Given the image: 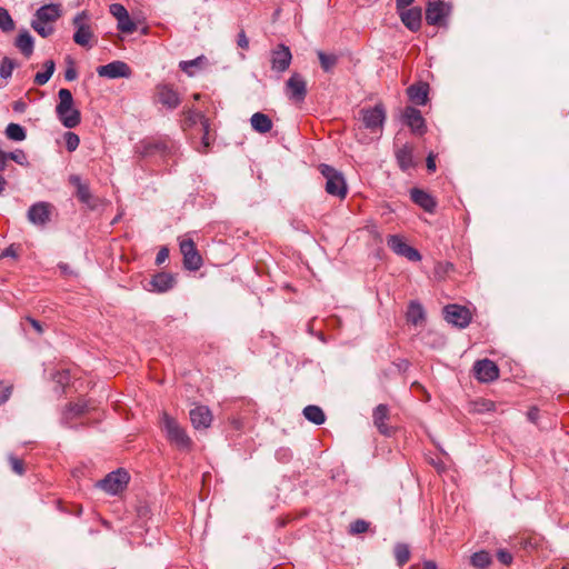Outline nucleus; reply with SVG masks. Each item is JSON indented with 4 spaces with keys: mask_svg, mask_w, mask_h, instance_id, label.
I'll return each mask as SVG.
<instances>
[{
    "mask_svg": "<svg viewBox=\"0 0 569 569\" xmlns=\"http://www.w3.org/2000/svg\"><path fill=\"white\" fill-rule=\"evenodd\" d=\"M6 136L13 141H22L26 139V130L18 123H9L6 128Z\"/></svg>",
    "mask_w": 569,
    "mask_h": 569,
    "instance_id": "72a5a7b5",
    "label": "nucleus"
},
{
    "mask_svg": "<svg viewBox=\"0 0 569 569\" xmlns=\"http://www.w3.org/2000/svg\"><path fill=\"white\" fill-rule=\"evenodd\" d=\"M319 171L326 179V192L340 199L346 198L348 187L343 174L333 167L326 163H321L319 166Z\"/></svg>",
    "mask_w": 569,
    "mask_h": 569,
    "instance_id": "7ed1b4c3",
    "label": "nucleus"
},
{
    "mask_svg": "<svg viewBox=\"0 0 569 569\" xmlns=\"http://www.w3.org/2000/svg\"><path fill=\"white\" fill-rule=\"evenodd\" d=\"M0 29L3 32H10L14 29V21L11 18L9 11L0 7Z\"/></svg>",
    "mask_w": 569,
    "mask_h": 569,
    "instance_id": "58836bf2",
    "label": "nucleus"
},
{
    "mask_svg": "<svg viewBox=\"0 0 569 569\" xmlns=\"http://www.w3.org/2000/svg\"><path fill=\"white\" fill-rule=\"evenodd\" d=\"M445 319L459 328H466L471 321V315L466 307L448 305L443 308Z\"/></svg>",
    "mask_w": 569,
    "mask_h": 569,
    "instance_id": "f8f14e48",
    "label": "nucleus"
},
{
    "mask_svg": "<svg viewBox=\"0 0 569 569\" xmlns=\"http://www.w3.org/2000/svg\"><path fill=\"white\" fill-rule=\"evenodd\" d=\"M109 11L117 20L121 19L124 14L128 13V10L121 3L110 4Z\"/></svg>",
    "mask_w": 569,
    "mask_h": 569,
    "instance_id": "a18cd8bd",
    "label": "nucleus"
},
{
    "mask_svg": "<svg viewBox=\"0 0 569 569\" xmlns=\"http://www.w3.org/2000/svg\"><path fill=\"white\" fill-rule=\"evenodd\" d=\"M12 393V386H2L0 382V405L6 403Z\"/></svg>",
    "mask_w": 569,
    "mask_h": 569,
    "instance_id": "09e8293b",
    "label": "nucleus"
},
{
    "mask_svg": "<svg viewBox=\"0 0 569 569\" xmlns=\"http://www.w3.org/2000/svg\"><path fill=\"white\" fill-rule=\"evenodd\" d=\"M527 417H528V419H529L531 422L536 423V422H537V420H538V417H539V410H538V408H536V407L531 408V409L528 411Z\"/></svg>",
    "mask_w": 569,
    "mask_h": 569,
    "instance_id": "bf43d9fd",
    "label": "nucleus"
},
{
    "mask_svg": "<svg viewBox=\"0 0 569 569\" xmlns=\"http://www.w3.org/2000/svg\"><path fill=\"white\" fill-rule=\"evenodd\" d=\"M251 127L259 133H267L272 129V121L269 116L256 112L250 118Z\"/></svg>",
    "mask_w": 569,
    "mask_h": 569,
    "instance_id": "cd10ccee",
    "label": "nucleus"
},
{
    "mask_svg": "<svg viewBox=\"0 0 569 569\" xmlns=\"http://www.w3.org/2000/svg\"><path fill=\"white\" fill-rule=\"evenodd\" d=\"M129 481V475L122 469L112 471L98 482V487L110 495L122 491Z\"/></svg>",
    "mask_w": 569,
    "mask_h": 569,
    "instance_id": "1a4fd4ad",
    "label": "nucleus"
},
{
    "mask_svg": "<svg viewBox=\"0 0 569 569\" xmlns=\"http://www.w3.org/2000/svg\"><path fill=\"white\" fill-rule=\"evenodd\" d=\"M318 58L321 64V68L325 72H330L336 64L338 63V57L336 54H328L323 51H318Z\"/></svg>",
    "mask_w": 569,
    "mask_h": 569,
    "instance_id": "f704fd0d",
    "label": "nucleus"
},
{
    "mask_svg": "<svg viewBox=\"0 0 569 569\" xmlns=\"http://www.w3.org/2000/svg\"><path fill=\"white\" fill-rule=\"evenodd\" d=\"M284 92L290 101L296 103L305 101L307 97V81L303 76L298 72H293L286 81Z\"/></svg>",
    "mask_w": 569,
    "mask_h": 569,
    "instance_id": "6e6552de",
    "label": "nucleus"
},
{
    "mask_svg": "<svg viewBox=\"0 0 569 569\" xmlns=\"http://www.w3.org/2000/svg\"><path fill=\"white\" fill-rule=\"evenodd\" d=\"M202 144H203L204 149H207L209 147V144H210L209 137L206 136V134L202 136Z\"/></svg>",
    "mask_w": 569,
    "mask_h": 569,
    "instance_id": "774afa93",
    "label": "nucleus"
},
{
    "mask_svg": "<svg viewBox=\"0 0 569 569\" xmlns=\"http://www.w3.org/2000/svg\"><path fill=\"white\" fill-rule=\"evenodd\" d=\"M180 252L183 256V267L190 271H197L202 267V258L192 239L180 240Z\"/></svg>",
    "mask_w": 569,
    "mask_h": 569,
    "instance_id": "9d476101",
    "label": "nucleus"
},
{
    "mask_svg": "<svg viewBox=\"0 0 569 569\" xmlns=\"http://www.w3.org/2000/svg\"><path fill=\"white\" fill-rule=\"evenodd\" d=\"M482 408L481 409H478L479 411L481 410H491L493 408V403L490 402V401H483L481 403Z\"/></svg>",
    "mask_w": 569,
    "mask_h": 569,
    "instance_id": "69168bd1",
    "label": "nucleus"
},
{
    "mask_svg": "<svg viewBox=\"0 0 569 569\" xmlns=\"http://www.w3.org/2000/svg\"><path fill=\"white\" fill-rule=\"evenodd\" d=\"M413 2H415V0H396V8H397V11H398V10H401V9H405V8H408V7H409V6H411Z\"/></svg>",
    "mask_w": 569,
    "mask_h": 569,
    "instance_id": "680f3d73",
    "label": "nucleus"
},
{
    "mask_svg": "<svg viewBox=\"0 0 569 569\" xmlns=\"http://www.w3.org/2000/svg\"><path fill=\"white\" fill-rule=\"evenodd\" d=\"M410 198L416 204L420 206L427 212H433L436 208V201L426 191L418 188H412L410 190Z\"/></svg>",
    "mask_w": 569,
    "mask_h": 569,
    "instance_id": "393cba45",
    "label": "nucleus"
},
{
    "mask_svg": "<svg viewBox=\"0 0 569 569\" xmlns=\"http://www.w3.org/2000/svg\"><path fill=\"white\" fill-rule=\"evenodd\" d=\"M303 416L305 418L315 423V425H322L325 423L326 421V416H325V412L323 410L318 407V406H313V405H309L307 406L305 409H303Z\"/></svg>",
    "mask_w": 569,
    "mask_h": 569,
    "instance_id": "2f4dec72",
    "label": "nucleus"
},
{
    "mask_svg": "<svg viewBox=\"0 0 569 569\" xmlns=\"http://www.w3.org/2000/svg\"><path fill=\"white\" fill-rule=\"evenodd\" d=\"M388 247L398 256H401L402 252L407 249L409 244H407L403 239L397 234L390 236L387 240Z\"/></svg>",
    "mask_w": 569,
    "mask_h": 569,
    "instance_id": "e433bc0d",
    "label": "nucleus"
},
{
    "mask_svg": "<svg viewBox=\"0 0 569 569\" xmlns=\"http://www.w3.org/2000/svg\"><path fill=\"white\" fill-rule=\"evenodd\" d=\"M473 370L477 379L481 382H491L499 377L498 366L489 359L478 360Z\"/></svg>",
    "mask_w": 569,
    "mask_h": 569,
    "instance_id": "2eb2a0df",
    "label": "nucleus"
},
{
    "mask_svg": "<svg viewBox=\"0 0 569 569\" xmlns=\"http://www.w3.org/2000/svg\"><path fill=\"white\" fill-rule=\"evenodd\" d=\"M7 161L8 154L4 151L0 150V172L6 170Z\"/></svg>",
    "mask_w": 569,
    "mask_h": 569,
    "instance_id": "e2e57ef3",
    "label": "nucleus"
},
{
    "mask_svg": "<svg viewBox=\"0 0 569 569\" xmlns=\"http://www.w3.org/2000/svg\"><path fill=\"white\" fill-rule=\"evenodd\" d=\"M117 28L123 33L130 34L137 30V24L130 18L129 12L117 20Z\"/></svg>",
    "mask_w": 569,
    "mask_h": 569,
    "instance_id": "4c0bfd02",
    "label": "nucleus"
},
{
    "mask_svg": "<svg viewBox=\"0 0 569 569\" xmlns=\"http://www.w3.org/2000/svg\"><path fill=\"white\" fill-rule=\"evenodd\" d=\"M59 103L56 113L60 122L68 129L76 128L81 121V114L73 107V97L69 89H60L58 92Z\"/></svg>",
    "mask_w": 569,
    "mask_h": 569,
    "instance_id": "f03ea898",
    "label": "nucleus"
},
{
    "mask_svg": "<svg viewBox=\"0 0 569 569\" xmlns=\"http://www.w3.org/2000/svg\"><path fill=\"white\" fill-rule=\"evenodd\" d=\"M163 430L168 440L181 450H189L192 446L190 437L186 430L169 415L162 416Z\"/></svg>",
    "mask_w": 569,
    "mask_h": 569,
    "instance_id": "20e7f679",
    "label": "nucleus"
},
{
    "mask_svg": "<svg viewBox=\"0 0 569 569\" xmlns=\"http://www.w3.org/2000/svg\"><path fill=\"white\" fill-rule=\"evenodd\" d=\"M373 425L377 427L379 432L383 436L390 437L393 433V428L387 425L389 419V408L386 405H379L373 410Z\"/></svg>",
    "mask_w": 569,
    "mask_h": 569,
    "instance_id": "6ab92c4d",
    "label": "nucleus"
},
{
    "mask_svg": "<svg viewBox=\"0 0 569 569\" xmlns=\"http://www.w3.org/2000/svg\"><path fill=\"white\" fill-rule=\"evenodd\" d=\"M401 257H406L410 261H420L421 254L419 251L410 246L402 252Z\"/></svg>",
    "mask_w": 569,
    "mask_h": 569,
    "instance_id": "49530a36",
    "label": "nucleus"
},
{
    "mask_svg": "<svg viewBox=\"0 0 569 569\" xmlns=\"http://www.w3.org/2000/svg\"><path fill=\"white\" fill-rule=\"evenodd\" d=\"M492 562L491 555L486 550H480L470 556V565L476 569H487Z\"/></svg>",
    "mask_w": 569,
    "mask_h": 569,
    "instance_id": "7c9ffc66",
    "label": "nucleus"
},
{
    "mask_svg": "<svg viewBox=\"0 0 569 569\" xmlns=\"http://www.w3.org/2000/svg\"><path fill=\"white\" fill-rule=\"evenodd\" d=\"M90 16L88 11L83 10L77 13L72 20V23L76 28V32L73 34V41L83 48L92 47V39L94 38L93 31L89 23Z\"/></svg>",
    "mask_w": 569,
    "mask_h": 569,
    "instance_id": "39448f33",
    "label": "nucleus"
},
{
    "mask_svg": "<svg viewBox=\"0 0 569 569\" xmlns=\"http://www.w3.org/2000/svg\"><path fill=\"white\" fill-rule=\"evenodd\" d=\"M190 119L192 121H199L202 127L203 134L209 136V119L202 112L191 111Z\"/></svg>",
    "mask_w": 569,
    "mask_h": 569,
    "instance_id": "37998d69",
    "label": "nucleus"
},
{
    "mask_svg": "<svg viewBox=\"0 0 569 569\" xmlns=\"http://www.w3.org/2000/svg\"><path fill=\"white\" fill-rule=\"evenodd\" d=\"M14 46L24 57L29 58L33 53L34 40L30 32L23 29L17 36Z\"/></svg>",
    "mask_w": 569,
    "mask_h": 569,
    "instance_id": "a878e982",
    "label": "nucleus"
},
{
    "mask_svg": "<svg viewBox=\"0 0 569 569\" xmlns=\"http://www.w3.org/2000/svg\"><path fill=\"white\" fill-rule=\"evenodd\" d=\"M174 277L171 273L159 272L150 280V291L162 293L173 288Z\"/></svg>",
    "mask_w": 569,
    "mask_h": 569,
    "instance_id": "4be33fe9",
    "label": "nucleus"
},
{
    "mask_svg": "<svg viewBox=\"0 0 569 569\" xmlns=\"http://www.w3.org/2000/svg\"><path fill=\"white\" fill-rule=\"evenodd\" d=\"M54 68H56L54 61L47 60L44 62V71L43 72H46L51 78L54 72Z\"/></svg>",
    "mask_w": 569,
    "mask_h": 569,
    "instance_id": "6e6d98bb",
    "label": "nucleus"
},
{
    "mask_svg": "<svg viewBox=\"0 0 569 569\" xmlns=\"http://www.w3.org/2000/svg\"><path fill=\"white\" fill-rule=\"evenodd\" d=\"M62 16L61 4L50 3L41 6L31 20V28L42 38L54 32L53 23Z\"/></svg>",
    "mask_w": 569,
    "mask_h": 569,
    "instance_id": "f257e3e1",
    "label": "nucleus"
},
{
    "mask_svg": "<svg viewBox=\"0 0 569 569\" xmlns=\"http://www.w3.org/2000/svg\"><path fill=\"white\" fill-rule=\"evenodd\" d=\"M395 558L399 566H403L410 559V550L406 543H397L395 546Z\"/></svg>",
    "mask_w": 569,
    "mask_h": 569,
    "instance_id": "c9c22d12",
    "label": "nucleus"
},
{
    "mask_svg": "<svg viewBox=\"0 0 569 569\" xmlns=\"http://www.w3.org/2000/svg\"><path fill=\"white\" fill-rule=\"evenodd\" d=\"M425 319V310L419 302L411 301L408 311H407V320L408 322L417 326L422 322Z\"/></svg>",
    "mask_w": 569,
    "mask_h": 569,
    "instance_id": "473e14b6",
    "label": "nucleus"
},
{
    "mask_svg": "<svg viewBox=\"0 0 569 569\" xmlns=\"http://www.w3.org/2000/svg\"><path fill=\"white\" fill-rule=\"evenodd\" d=\"M429 86L425 82L411 84L407 89L408 98L418 106H425L428 101Z\"/></svg>",
    "mask_w": 569,
    "mask_h": 569,
    "instance_id": "b1692460",
    "label": "nucleus"
},
{
    "mask_svg": "<svg viewBox=\"0 0 569 569\" xmlns=\"http://www.w3.org/2000/svg\"><path fill=\"white\" fill-rule=\"evenodd\" d=\"M497 558L502 565H506V566L510 565L513 559L512 555L505 549L498 550Z\"/></svg>",
    "mask_w": 569,
    "mask_h": 569,
    "instance_id": "de8ad7c7",
    "label": "nucleus"
},
{
    "mask_svg": "<svg viewBox=\"0 0 569 569\" xmlns=\"http://www.w3.org/2000/svg\"><path fill=\"white\" fill-rule=\"evenodd\" d=\"M427 169L431 172L436 171V158L432 153L427 157Z\"/></svg>",
    "mask_w": 569,
    "mask_h": 569,
    "instance_id": "052dcab7",
    "label": "nucleus"
},
{
    "mask_svg": "<svg viewBox=\"0 0 569 569\" xmlns=\"http://www.w3.org/2000/svg\"><path fill=\"white\" fill-rule=\"evenodd\" d=\"M206 62V57L199 56L192 60L180 61L179 68L188 76L193 77L196 74V70L202 69Z\"/></svg>",
    "mask_w": 569,
    "mask_h": 569,
    "instance_id": "c756f323",
    "label": "nucleus"
},
{
    "mask_svg": "<svg viewBox=\"0 0 569 569\" xmlns=\"http://www.w3.org/2000/svg\"><path fill=\"white\" fill-rule=\"evenodd\" d=\"M401 22L412 32L421 28L422 11L419 7L405 8L398 10Z\"/></svg>",
    "mask_w": 569,
    "mask_h": 569,
    "instance_id": "dca6fc26",
    "label": "nucleus"
},
{
    "mask_svg": "<svg viewBox=\"0 0 569 569\" xmlns=\"http://www.w3.org/2000/svg\"><path fill=\"white\" fill-rule=\"evenodd\" d=\"M7 154H8V159H11L19 164H22L23 161L26 160V154L23 153V151H20V150L16 151V152H10Z\"/></svg>",
    "mask_w": 569,
    "mask_h": 569,
    "instance_id": "8fccbe9b",
    "label": "nucleus"
},
{
    "mask_svg": "<svg viewBox=\"0 0 569 569\" xmlns=\"http://www.w3.org/2000/svg\"><path fill=\"white\" fill-rule=\"evenodd\" d=\"M292 53L288 46L283 43L277 44L270 51L271 70L277 73H283L291 64Z\"/></svg>",
    "mask_w": 569,
    "mask_h": 569,
    "instance_id": "9b49d317",
    "label": "nucleus"
},
{
    "mask_svg": "<svg viewBox=\"0 0 569 569\" xmlns=\"http://www.w3.org/2000/svg\"><path fill=\"white\" fill-rule=\"evenodd\" d=\"M0 257L1 258H4V257L17 258L18 257L17 249L14 248V246L11 244L2 251Z\"/></svg>",
    "mask_w": 569,
    "mask_h": 569,
    "instance_id": "5fc2aeb1",
    "label": "nucleus"
},
{
    "mask_svg": "<svg viewBox=\"0 0 569 569\" xmlns=\"http://www.w3.org/2000/svg\"><path fill=\"white\" fill-rule=\"evenodd\" d=\"M50 80V77L46 72H38L34 76V83L37 86H43Z\"/></svg>",
    "mask_w": 569,
    "mask_h": 569,
    "instance_id": "603ef678",
    "label": "nucleus"
},
{
    "mask_svg": "<svg viewBox=\"0 0 569 569\" xmlns=\"http://www.w3.org/2000/svg\"><path fill=\"white\" fill-rule=\"evenodd\" d=\"M69 181L71 184H73L77 188V198L80 202L84 203L86 206L90 208H94L96 204L93 203V198L90 192V188L87 183H84L81 178L77 174H72L69 178Z\"/></svg>",
    "mask_w": 569,
    "mask_h": 569,
    "instance_id": "5701e85b",
    "label": "nucleus"
},
{
    "mask_svg": "<svg viewBox=\"0 0 569 569\" xmlns=\"http://www.w3.org/2000/svg\"><path fill=\"white\" fill-rule=\"evenodd\" d=\"M370 523L363 519H357L352 521L349 526L348 532L352 536L363 533L368 531Z\"/></svg>",
    "mask_w": 569,
    "mask_h": 569,
    "instance_id": "ea45409f",
    "label": "nucleus"
},
{
    "mask_svg": "<svg viewBox=\"0 0 569 569\" xmlns=\"http://www.w3.org/2000/svg\"><path fill=\"white\" fill-rule=\"evenodd\" d=\"M157 93L159 102L168 109H176L180 104L178 92L169 84L158 86Z\"/></svg>",
    "mask_w": 569,
    "mask_h": 569,
    "instance_id": "aec40b11",
    "label": "nucleus"
},
{
    "mask_svg": "<svg viewBox=\"0 0 569 569\" xmlns=\"http://www.w3.org/2000/svg\"><path fill=\"white\" fill-rule=\"evenodd\" d=\"M28 219L33 224L42 226L50 219L49 206L46 202L32 204L28 210Z\"/></svg>",
    "mask_w": 569,
    "mask_h": 569,
    "instance_id": "412c9836",
    "label": "nucleus"
},
{
    "mask_svg": "<svg viewBox=\"0 0 569 569\" xmlns=\"http://www.w3.org/2000/svg\"><path fill=\"white\" fill-rule=\"evenodd\" d=\"M8 460H9V463H10L11 469L13 470V472H16L19 476L24 473V466H23V461L22 460H20L19 458H17L13 455H10L8 457Z\"/></svg>",
    "mask_w": 569,
    "mask_h": 569,
    "instance_id": "c03bdc74",
    "label": "nucleus"
},
{
    "mask_svg": "<svg viewBox=\"0 0 569 569\" xmlns=\"http://www.w3.org/2000/svg\"><path fill=\"white\" fill-rule=\"evenodd\" d=\"M397 163L402 171L409 170L413 166L412 147L405 144L396 151Z\"/></svg>",
    "mask_w": 569,
    "mask_h": 569,
    "instance_id": "c85d7f7f",
    "label": "nucleus"
},
{
    "mask_svg": "<svg viewBox=\"0 0 569 569\" xmlns=\"http://www.w3.org/2000/svg\"><path fill=\"white\" fill-rule=\"evenodd\" d=\"M59 376V382L60 383H67L68 382V373H58Z\"/></svg>",
    "mask_w": 569,
    "mask_h": 569,
    "instance_id": "338daca9",
    "label": "nucleus"
},
{
    "mask_svg": "<svg viewBox=\"0 0 569 569\" xmlns=\"http://www.w3.org/2000/svg\"><path fill=\"white\" fill-rule=\"evenodd\" d=\"M76 78H77V71L73 67H70L64 71V79L67 81H73Z\"/></svg>",
    "mask_w": 569,
    "mask_h": 569,
    "instance_id": "13d9d810",
    "label": "nucleus"
},
{
    "mask_svg": "<svg viewBox=\"0 0 569 569\" xmlns=\"http://www.w3.org/2000/svg\"><path fill=\"white\" fill-rule=\"evenodd\" d=\"M237 44L241 48V49H248L249 48V40L246 36V32L243 30H241L239 33H238V39H237Z\"/></svg>",
    "mask_w": 569,
    "mask_h": 569,
    "instance_id": "3c124183",
    "label": "nucleus"
},
{
    "mask_svg": "<svg viewBox=\"0 0 569 569\" xmlns=\"http://www.w3.org/2000/svg\"><path fill=\"white\" fill-rule=\"evenodd\" d=\"M64 142L67 150L72 152L79 147L80 138L77 133L67 131L64 133Z\"/></svg>",
    "mask_w": 569,
    "mask_h": 569,
    "instance_id": "79ce46f5",
    "label": "nucleus"
},
{
    "mask_svg": "<svg viewBox=\"0 0 569 569\" xmlns=\"http://www.w3.org/2000/svg\"><path fill=\"white\" fill-rule=\"evenodd\" d=\"M168 257H169V250L167 248H161L156 257L157 264H161L162 262H164Z\"/></svg>",
    "mask_w": 569,
    "mask_h": 569,
    "instance_id": "864d4df0",
    "label": "nucleus"
},
{
    "mask_svg": "<svg viewBox=\"0 0 569 569\" xmlns=\"http://www.w3.org/2000/svg\"><path fill=\"white\" fill-rule=\"evenodd\" d=\"M97 73L99 77L108 79L129 78L131 69L126 62L117 60L98 67Z\"/></svg>",
    "mask_w": 569,
    "mask_h": 569,
    "instance_id": "4468645a",
    "label": "nucleus"
},
{
    "mask_svg": "<svg viewBox=\"0 0 569 569\" xmlns=\"http://www.w3.org/2000/svg\"><path fill=\"white\" fill-rule=\"evenodd\" d=\"M176 150V143L167 138L142 141L139 152L142 157H151L156 154L167 156Z\"/></svg>",
    "mask_w": 569,
    "mask_h": 569,
    "instance_id": "0eeeda50",
    "label": "nucleus"
},
{
    "mask_svg": "<svg viewBox=\"0 0 569 569\" xmlns=\"http://www.w3.org/2000/svg\"><path fill=\"white\" fill-rule=\"evenodd\" d=\"M403 121L412 130V132L418 134L425 133V120L418 109L413 107H407L403 111Z\"/></svg>",
    "mask_w": 569,
    "mask_h": 569,
    "instance_id": "a211bd4d",
    "label": "nucleus"
},
{
    "mask_svg": "<svg viewBox=\"0 0 569 569\" xmlns=\"http://www.w3.org/2000/svg\"><path fill=\"white\" fill-rule=\"evenodd\" d=\"M423 569H438L437 563L432 560L423 561Z\"/></svg>",
    "mask_w": 569,
    "mask_h": 569,
    "instance_id": "0e129e2a",
    "label": "nucleus"
},
{
    "mask_svg": "<svg viewBox=\"0 0 569 569\" xmlns=\"http://www.w3.org/2000/svg\"><path fill=\"white\" fill-rule=\"evenodd\" d=\"M189 416L194 429H207L212 422V413L207 406H197Z\"/></svg>",
    "mask_w": 569,
    "mask_h": 569,
    "instance_id": "f3484780",
    "label": "nucleus"
},
{
    "mask_svg": "<svg viewBox=\"0 0 569 569\" xmlns=\"http://www.w3.org/2000/svg\"><path fill=\"white\" fill-rule=\"evenodd\" d=\"M27 321L32 326V328L39 333L41 335L43 332V328H42V325L33 319V318H27Z\"/></svg>",
    "mask_w": 569,
    "mask_h": 569,
    "instance_id": "4d7b16f0",
    "label": "nucleus"
},
{
    "mask_svg": "<svg viewBox=\"0 0 569 569\" xmlns=\"http://www.w3.org/2000/svg\"><path fill=\"white\" fill-rule=\"evenodd\" d=\"M88 412V405L86 401H78L76 403H70L62 413L61 421L63 425L68 426L70 420L83 416Z\"/></svg>",
    "mask_w": 569,
    "mask_h": 569,
    "instance_id": "bb28decb",
    "label": "nucleus"
},
{
    "mask_svg": "<svg viewBox=\"0 0 569 569\" xmlns=\"http://www.w3.org/2000/svg\"><path fill=\"white\" fill-rule=\"evenodd\" d=\"M14 67V61L8 57H4L0 63V77L3 79L10 78Z\"/></svg>",
    "mask_w": 569,
    "mask_h": 569,
    "instance_id": "a19ab883",
    "label": "nucleus"
},
{
    "mask_svg": "<svg viewBox=\"0 0 569 569\" xmlns=\"http://www.w3.org/2000/svg\"><path fill=\"white\" fill-rule=\"evenodd\" d=\"M386 119V111L381 104H377L370 109L361 110V120L363 126L371 130L376 131L381 129Z\"/></svg>",
    "mask_w": 569,
    "mask_h": 569,
    "instance_id": "ddd939ff",
    "label": "nucleus"
},
{
    "mask_svg": "<svg viewBox=\"0 0 569 569\" xmlns=\"http://www.w3.org/2000/svg\"><path fill=\"white\" fill-rule=\"evenodd\" d=\"M451 13L450 3L443 0H429L426 8V21L430 26L442 27Z\"/></svg>",
    "mask_w": 569,
    "mask_h": 569,
    "instance_id": "423d86ee",
    "label": "nucleus"
}]
</instances>
